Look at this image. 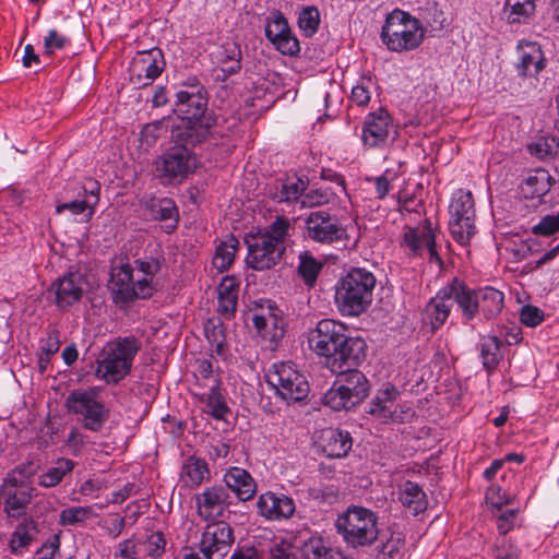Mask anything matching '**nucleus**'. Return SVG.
I'll list each match as a JSON object with an SVG mask.
<instances>
[{
  "label": "nucleus",
  "mask_w": 559,
  "mask_h": 559,
  "mask_svg": "<svg viewBox=\"0 0 559 559\" xmlns=\"http://www.w3.org/2000/svg\"><path fill=\"white\" fill-rule=\"evenodd\" d=\"M231 503L229 492L221 485L207 487L195 495L197 512L204 521H219Z\"/></svg>",
  "instance_id": "obj_18"
},
{
  "label": "nucleus",
  "mask_w": 559,
  "mask_h": 559,
  "mask_svg": "<svg viewBox=\"0 0 559 559\" xmlns=\"http://www.w3.org/2000/svg\"><path fill=\"white\" fill-rule=\"evenodd\" d=\"M277 51L285 56H297L300 51L299 40L293 35L290 27L282 31L270 40Z\"/></svg>",
  "instance_id": "obj_48"
},
{
  "label": "nucleus",
  "mask_w": 559,
  "mask_h": 559,
  "mask_svg": "<svg viewBox=\"0 0 559 559\" xmlns=\"http://www.w3.org/2000/svg\"><path fill=\"white\" fill-rule=\"evenodd\" d=\"M399 499L405 508L412 510L415 514L426 509V493L421 487L414 481L407 480L404 484Z\"/></svg>",
  "instance_id": "obj_39"
},
{
  "label": "nucleus",
  "mask_w": 559,
  "mask_h": 559,
  "mask_svg": "<svg viewBox=\"0 0 559 559\" xmlns=\"http://www.w3.org/2000/svg\"><path fill=\"white\" fill-rule=\"evenodd\" d=\"M216 123V116L210 107H189L185 116L178 117L173 126L175 145L164 152L154 163L157 178L163 182H181L197 168L193 147L202 143L210 129Z\"/></svg>",
  "instance_id": "obj_1"
},
{
  "label": "nucleus",
  "mask_w": 559,
  "mask_h": 559,
  "mask_svg": "<svg viewBox=\"0 0 559 559\" xmlns=\"http://www.w3.org/2000/svg\"><path fill=\"white\" fill-rule=\"evenodd\" d=\"M322 452L332 459H341L348 454L353 445V439L348 431L329 428L321 435Z\"/></svg>",
  "instance_id": "obj_28"
},
{
  "label": "nucleus",
  "mask_w": 559,
  "mask_h": 559,
  "mask_svg": "<svg viewBox=\"0 0 559 559\" xmlns=\"http://www.w3.org/2000/svg\"><path fill=\"white\" fill-rule=\"evenodd\" d=\"M292 224L286 216H276V218L264 229L260 230L257 235L269 240L271 243L278 247L285 252V241L289 237Z\"/></svg>",
  "instance_id": "obj_36"
},
{
  "label": "nucleus",
  "mask_w": 559,
  "mask_h": 559,
  "mask_svg": "<svg viewBox=\"0 0 559 559\" xmlns=\"http://www.w3.org/2000/svg\"><path fill=\"white\" fill-rule=\"evenodd\" d=\"M323 395L324 405L332 411H350L361 404L370 393L367 377L358 369L342 370Z\"/></svg>",
  "instance_id": "obj_6"
},
{
  "label": "nucleus",
  "mask_w": 559,
  "mask_h": 559,
  "mask_svg": "<svg viewBox=\"0 0 559 559\" xmlns=\"http://www.w3.org/2000/svg\"><path fill=\"white\" fill-rule=\"evenodd\" d=\"M238 305V296H217V312L224 316L226 319H230L235 316Z\"/></svg>",
  "instance_id": "obj_63"
},
{
  "label": "nucleus",
  "mask_w": 559,
  "mask_h": 559,
  "mask_svg": "<svg viewBox=\"0 0 559 559\" xmlns=\"http://www.w3.org/2000/svg\"><path fill=\"white\" fill-rule=\"evenodd\" d=\"M323 266V262L316 259L310 251H301L298 254L297 273L307 287L316 285Z\"/></svg>",
  "instance_id": "obj_35"
},
{
  "label": "nucleus",
  "mask_w": 559,
  "mask_h": 559,
  "mask_svg": "<svg viewBox=\"0 0 559 559\" xmlns=\"http://www.w3.org/2000/svg\"><path fill=\"white\" fill-rule=\"evenodd\" d=\"M302 236L321 245H332L347 238L346 229L326 211H313L305 218Z\"/></svg>",
  "instance_id": "obj_10"
},
{
  "label": "nucleus",
  "mask_w": 559,
  "mask_h": 559,
  "mask_svg": "<svg viewBox=\"0 0 559 559\" xmlns=\"http://www.w3.org/2000/svg\"><path fill=\"white\" fill-rule=\"evenodd\" d=\"M38 468V463L34 461H27L16 465L11 472L8 473L4 478L23 481V484L26 485H33V478L36 475Z\"/></svg>",
  "instance_id": "obj_54"
},
{
  "label": "nucleus",
  "mask_w": 559,
  "mask_h": 559,
  "mask_svg": "<svg viewBox=\"0 0 559 559\" xmlns=\"http://www.w3.org/2000/svg\"><path fill=\"white\" fill-rule=\"evenodd\" d=\"M83 194L86 197L85 201H88L91 209L86 213V221H90L94 213L95 207L99 202L100 183L94 179H87L83 186Z\"/></svg>",
  "instance_id": "obj_57"
},
{
  "label": "nucleus",
  "mask_w": 559,
  "mask_h": 559,
  "mask_svg": "<svg viewBox=\"0 0 559 559\" xmlns=\"http://www.w3.org/2000/svg\"><path fill=\"white\" fill-rule=\"evenodd\" d=\"M146 210L153 219L165 223L163 228L167 234H171L177 229L179 213L171 199H152L146 203Z\"/></svg>",
  "instance_id": "obj_30"
},
{
  "label": "nucleus",
  "mask_w": 559,
  "mask_h": 559,
  "mask_svg": "<svg viewBox=\"0 0 559 559\" xmlns=\"http://www.w3.org/2000/svg\"><path fill=\"white\" fill-rule=\"evenodd\" d=\"M212 61L221 66L223 63H231L238 67V60H241V50L236 43H225L212 52Z\"/></svg>",
  "instance_id": "obj_52"
},
{
  "label": "nucleus",
  "mask_w": 559,
  "mask_h": 559,
  "mask_svg": "<svg viewBox=\"0 0 559 559\" xmlns=\"http://www.w3.org/2000/svg\"><path fill=\"white\" fill-rule=\"evenodd\" d=\"M481 365L488 374H492L504 357L506 343L496 335H484L477 344Z\"/></svg>",
  "instance_id": "obj_29"
},
{
  "label": "nucleus",
  "mask_w": 559,
  "mask_h": 559,
  "mask_svg": "<svg viewBox=\"0 0 559 559\" xmlns=\"http://www.w3.org/2000/svg\"><path fill=\"white\" fill-rule=\"evenodd\" d=\"M239 247V241L230 236L227 240L222 241L213 257V265L219 272H224L230 267L235 260L236 252Z\"/></svg>",
  "instance_id": "obj_42"
},
{
  "label": "nucleus",
  "mask_w": 559,
  "mask_h": 559,
  "mask_svg": "<svg viewBox=\"0 0 559 559\" xmlns=\"http://www.w3.org/2000/svg\"><path fill=\"white\" fill-rule=\"evenodd\" d=\"M451 307L456 304L461 311L462 322L468 324L479 314L478 292L468 287L459 278H453L451 283L444 286Z\"/></svg>",
  "instance_id": "obj_24"
},
{
  "label": "nucleus",
  "mask_w": 559,
  "mask_h": 559,
  "mask_svg": "<svg viewBox=\"0 0 559 559\" xmlns=\"http://www.w3.org/2000/svg\"><path fill=\"white\" fill-rule=\"evenodd\" d=\"M536 0H506L504 14L511 24H520L528 20L536 10Z\"/></svg>",
  "instance_id": "obj_40"
},
{
  "label": "nucleus",
  "mask_w": 559,
  "mask_h": 559,
  "mask_svg": "<svg viewBox=\"0 0 559 559\" xmlns=\"http://www.w3.org/2000/svg\"><path fill=\"white\" fill-rule=\"evenodd\" d=\"M544 319V311L535 306L526 305L520 310V321L525 326L535 328L539 325Z\"/></svg>",
  "instance_id": "obj_58"
},
{
  "label": "nucleus",
  "mask_w": 559,
  "mask_h": 559,
  "mask_svg": "<svg viewBox=\"0 0 559 559\" xmlns=\"http://www.w3.org/2000/svg\"><path fill=\"white\" fill-rule=\"evenodd\" d=\"M518 514L516 509H510L506 511H498L497 514V528L500 534L506 535L512 531L515 526V518Z\"/></svg>",
  "instance_id": "obj_61"
},
{
  "label": "nucleus",
  "mask_w": 559,
  "mask_h": 559,
  "mask_svg": "<svg viewBox=\"0 0 559 559\" xmlns=\"http://www.w3.org/2000/svg\"><path fill=\"white\" fill-rule=\"evenodd\" d=\"M75 463L66 457L58 459L52 466L47 468L45 473L39 475L38 485L44 488H51L59 485L63 478L72 473Z\"/></svg>",
  "instance_id": "obj_37"
},
{
  "label": "nucleus",
  "mask_w": 559,
  "mask_h": 559,
  "mask_svg": "<svg viewBox=\"0 0 559 559\" xmlns=\"http://www.w3.org/2000/svg\"><path fill=\"white\" fill-rule=\"evenodd\" d=\"M320 24V12L313 7H306L299 12L298 26L308 37L317 33Z\"/></svg>",
  "instance_id": "obj_53"
},
{
  "label": "nucleus",
  "mask_w": 559,
  "mask_h": 559,
  "mask_svg": "<svg viewBox=\"0 0 559 559\" xmlns=\"http://www.w3.org/2000/svg\"><path fill=\"white\" fill-rule=\"evenodd\" d=\"M559 233V211L543 216L537 224L532 226V234L536 236L550 237Z\"/></svg>",
  "instance_id": "obj_55"
},
{
  "label": "nucleus",
  "mask_w": 559,
  "mask_h": 559,
  "mask_svg": "<svg viewBox=\"0 0 559 559\" xmlns=\"http://www.w3.org/2000/svg\"><path fill=\"white\" fill-rule=\"evenodd\" d=\"M451 309V300H449V295L442 287L425 306L421 319L423 325L428 328L431 333L437 332L447 322Z\"/></svg>",
  "instance_id": "obj_26"
},
{
  "label": "nucleus",
  "mask_w": 559,
  "mask_h": 559,
  "mask_svg": "<svg viewBox=\"0 0 559 559\" xmlns=\"http://www.w3.org/2000/svg\"><path fill=\"white\" fill-rule=\"evenodd\" d=\"M69 413L83 418L82 425L91 431H99L108 419V409L97 400V390L76 389L69 393L64 402Z\"/></svg>",
  "instance_id": "obj_9"
},
{
  "label": "nucleus",
  "mask_w": 559,
  "mask_h": 559,
  "mask_svg": "<svg viewBox=\"0 0 559 559\" xmlns=\"http://www.w3.org/2000/svg\"><path fill=\"white\" fill-rule=\"evenodd\" d=\"M200 401L205 404V413L216 420H226V416L230 413L224 395L219 391V381L213 380V384L207 393H203Z\"/></svg>",
  "instance_id": "obj_32"
},
{
  "label": "nucleus",
  "mask_w": 559,
  "mask_h": 559,
  "mask_svg": "<svg viewBox=\"0 0 559 559\" xmlns=\"http://www.w3.org/2000/svg\"><path fill=\"white\" fill-rule=\"evenodd\" d=\"M178 105H206V91L195 79L177 92Z\"/></svg>",
  "instance_id": "obj_44"
},
{
  "label": "nucleus",
  "mask_w": 559,
  "mask_h": 559,
  "mask_svg": "<svg viewBox=\"0 0 559 559\" xmlns=\"http://www.w3.org/2000/svg\"><path fill=\"white\" fill-rule=\"evenodd\" d=\"M204 333L212 349L217 355H224L226 349V334L222 320L219 318L209 319L204 325Z\"/></svg>",
  "instance_id": "obj_43"
},
{
  "label": "nucleus",
  "mask_w": 559,
  "mask_h": 559,
  "mask_svg": "<svg viewBox=\"0 0 559 559\" xmlns=\"http://www.w3.org/2000/svg\"><path fill=\"white\" fill-rule=\"evenodd\" d=\"M449 229L453 239L462 246L467 245L475 234L474 221L465 217V219L450 218Z\"/></svg>",
  "instance_id": "obj_46"
},
{
  "label": "nucleus",
  "mask_w": 559,
  "mask_h": 559,
  "mask_svg": "<svg viewBox=\"0 0 559 559\" xmlns=\"http://www.w3.org/2000/svg\"><path fill=\"white\" fill-rule=\"evenodd\" d=\"M142 277L134 276L130 263L111 267L108 289L112 301L120 308H127L138 299H148L156 292L155 275L160 271V261L157 258L136 259L134 261Z\"/></svg>",
  "instance_id": "obj_2"
},
{
  "label": "nucleus",
  "mask_w": 559,
  "mask_h": 559,
  "mask_svg": "<svg viewBox=\"0 0 559 559\" xmlns=\"http://www.w3.org/2000/svg\"><path fill=\"white\" fill-rule=\"evenodd\" d=\"M377 278L365 267H353L335 285V304L343 316L358 317L373 299Z\"/></svg>",
  "instance_id": "obj_3"
},
{
  "label": "nucleus",
  "mask_w": 559,
  "mask_h": 559,
  "mask_svg": "<svg viewBox=\"0 0 559 559\" xmlns=\"http://www.w3.org/2000/svg\"><path fill=\"white\" fill-rule=\"evenodd\" d=\"M246 243L248 247L246 263L255 271L272 269L281 261L284 253L278 247L258 235L247 237Z\"/></svg>",
  "instance_id": "obj_20"
},
{
  "label": "nucleus",
  "mask_w": 559,
  "mask_h": 559,
  "mask_svg": "<svg viewBox=\"0 0 559 559\" xmlns=\"http://www.w3.org/2000/svg\"><path fill=\"white\" fill-rule=\"evenodd\" d=\"M547 67L542 46L536 41L520 40L516 46L514 69L522 78H537Z\"/></svg>",
  "instance_id": "obj_22"
},
{
  "label": "nucleus",
  "mask_w": 559,
  "mask_h": 559,
  "mask_svg": "<svg viewBox=\"0 0 559 559\" xmlns=\"http://www.w3.org/2000/svg\"><path fill=\"white\" fill-rule=\"evenodd\" d=\"M251 320L257 333L270 344L276 346L284 337L285 323L283 312L275 302L267 300L265 306H261L259 312L252 314Z\"/></svg>",
  "instance_id": "obj_17"
},
{
  "label": "nucleus",
  "mask_w": 559,
  "mask_h": 559,
  "mask_svg": "<svg viewBox=\"0 0 559 559\" xmlns=\"http://www.w3.org/2000/svg\"><path fill=\"white\" fill-rule=\"evenodd\" d=\"M257 510L266 521L281 522L293 518L296 503L292 497L283 492L269 490L258 497Z\"/></svg>",
  "instance_id": "obj_19"
},
{
  "label": "nucleus",
  "mask_w": 559,
  "mask_h": 559,
  "mask_svg": "<svg viewBox=\"0 0 559 559\" xmlns=\"http://www.w3.org/2000/svg\"><path fill=\"white\" fill-rule=\"evenodd\" d=\"M92 513L91 507H71L61 511L60 523L63 525H75L88 519Z\"/></svg>",
  "instance_id": "obj_56"
},
{
  "label": "nucleus",
  "mask_w": 559,
  "mask_h": 559,
  "mask_svg": "<svg viewBox=\"0 0 559 559\" xmlns=\"http://www.w3.org/2000/svg\"><path fill=\"white\" fill-rule=\"evenodd\" d=\"M225 488L230 490L239 501H248L257 492V484L250 473L241 467H230L224 478Z\"/></svg>",
  "instance_id": "obj_27"
},
{
  "label": "nucleus",
  "mask_w": 559,
  "mask_h": 559,
  "mask_svg": "<svg viewBox=\"0 0 559 559\" xmlns=\"http://www.w3.org/2000/svg\"><path fill=\"white\" fill-rule=\"evenodd\" d=\"M282 31H288V22L281 12H275L266 20L265 37L271 40L273 36L278 35Z\"/></svg>",
  "instance_id": "obj_59"
},
{
  "label": "nucleus",
  "mask_w": 559,
  "mask_h": 559,
  "mask_svg": "<svg viewBox=\"0 0 559 559\" xmlns=\"http://www.w3.org/2000/svg\"><path fill=\"white\" fill-rule=\"evenodd\" d=\"M450 218L473 219L475 217L474 199L469 191L459 190L453 194L450 207Z\"/></svg>",
  "instance_id": "obj_41"
},
{
  "label": "nucleus",
  "mask_w": 559,
  "mask_h": 559,
  "mask_svg": "<svg viewBox=\"0 0 559 559\" xmlns=\"http://www.w3.org/2000/svg\"><path fill=\"white\" fill-rule=\"evenodd\" d=\"M91 205L88 201L85 200H74L70 202L59 203L56 206V212L58 214L63 213L64 211H69L72 215H84V218H86V213L90 211ZM87 222L86 219H84Z\"/></svg>",
  "instance_id": "obj_60"
},
{
  "label": "nucleus",
  "mask_w": 559,
  "mask_h": 559,
  "mask_svg": "<svg viewBox=\"0 0 559 559\" xmlns=\"http://www.w3.org/2000/svg\"><path fill=\"white\" fill-rule=\"evenodd\" d=\"M141 342L133 335L108 341L97 357L95 376L106 383H118L131 371Z\"/></svg>",
  "instance_id": "obj_4"
},
{
  "label": "nucleus",
  "mask_w": 559,
  "mask_h": 559,
  "mask_svg": "<svg viewBox=\"0 0 559 559\" xmlns=\"http://www.w3.org/2000/svg\"><path fill=\"white\" fill-rule=\"evenodd\" d=\"M528 150L539 158L559 156V138L555 135L540 136L528 145Z\"/></svg>",
  "instance_id": "obj_50"
},
{
  "label": "nucleus",
  "mask_w": 559,
  "mask_h": 559,
  "mask_svg": "<svg viewBox=\"0 0 559 559\" xmlns=\"http://www.w3.org/2000/svg\"><path fill=\"white\" fill-rule=\"evenodd\" d=\"M399 396L400 391L394 385L388 384L384 389L379 390L371 400L368 413L384 423L403 420L405 416L396 415Z\"/></svg>",
  "instance_id": "obj_25"
},
{
  "label": "nucleus",
  "mask_w": 559,
  "mask_h": 559,
  "mask_svg": "<svg viewBox=\"0 0 559 559\" xmlns=\"http://www.w3.org/2000/svg\"><path fill=\"white\" fill-rule=\"evenodd\" d=\"M552 181L547 170L536 169L522 181L521 193L525 199H539L549 192Z\"/></svg>",
  "instance_id": "obj_31"
},
{
  "label": "nucleus",
  "mask_w": 559,
  "mask_h": 559,
  "mask_svg": "<svg viewBox=\"0 0 559 559\" xmlns=\"http://www.w3.org/2000/svg\"><path fill=\"white\" fill-rule=\"evenodd\" d=\"M36 533V524L33 520L25 521L20 524L14 531L11 539V550L13 554H17L20 548L28 546L34 539Z\"/></svg>",
  "instance_id": "obj_49"
},
{
  "label": "nucleus",
  "mask_w": 559,
  "mask_h": 559,
  "mask_svg": "<svg viewBox=\"0 0 559 559\" xmlns=\"http://www.w3.org/2000/svg\"><path fill=\"white\" fill-rule=\"evenodd\" d=\"M182 474L189 478L190 486H199L209 475V467L204 460L192 456L185 463Z\"/></svg>",
  "instance_id": "obj_51"
},
{
  "label": "nucleus",
  "mask_w": 559,
  "mask_h": 559,
  "mask_svg": "<svg viewBox=\"0 0 559 559\" xmlns=\"http://www.w3.org/2000/svg\"><path fill=\"white\" fill-rule=\"evenodd\" d=\"M34 496H36L34 485L3 478L0 488V501L8 518L19 519L26 515Z\"/></svg>",
  "instance_id": "obj_13"
},
{
  "label": "nucleus",
  "mask_w": 559,
  "mask_h": 559,
  "mask_svg": "<svg viewBox=\"0 0 559 559\" xmlns=\"http://www.w3.org/2000/svg\"><path fill=\"white\" fill-rule=\"evenodd\" d=\"M402 246L407 248L414 257H423L425 252H428L431 262L442 264V259L437 250L436 231L429 218L424 219L419 226H406Z\"/></svg>",
  "instance_id": "obj_12"
},
{
  "label": "nucleus",
  "mask_w": 559,
  "mask_h": 559,
  "mask_svg": "<svg viewBox=\"0 0 559 559\" xmlns=\"http://www.w3.org/2000/svg\"><path fill=\"white\" fill-rule=\"evenodd\" d=\"M308 182L298 177H290L281 182L272 193L273 200L278 203H293L302 199L304 192L307 190Z\"/></svg>",
  "instance_id": "obj_34"
},
{
  "label": "nucleus",
  "mask_w": 559,
  "mask_h": 559,
  "mask_svg": "<svg viewBox=\"0 0 559 559\" xmlns=\"http://www.w3.org/2000/svg\"><path fill=\"white\" fill-rule=\"evenodd\" d=\"M478 292V309L485 319L496 318L503 309V293L486 286L477 289Z\"/></svg>",
  "instance_id": "obj_33"
},
{
  "label": "nucleus",
  "mask_w": 559,
  "mask_h": 559,
  "mask_svg": "<svg viewBox=\"0 0 559 559\" xmlns=\"http://www.w3.org/2000/svg\"><path fill=\"white\" fill-rule=\"evenodd\" d=\"M367 357V343L360 336H352L348 331L340 342L335 353L324 360V366L332 373L357 369Z\"/></svg>",
  "instance_id": "obj_11"
},
{
  "label": "nucleus",
  "mask_w": 559,
  "mask_h": 559,
  "mask_svg": "<svg viewBox=\"0 0 559 559\" xmlns=\"http://www.w3.org/2000/svg\"><path fill=\"white\" fill-rule=\"evenodd\" d=\"M347 332V328L334 320L322 319L308 334V345L324 360L335 353L340 342Z\"/></svg>",
  "instance_id": "obj_15"
},
{
  "label": "nucleus",
  "mask_w": 559,
  "mask_h": 559,
  "mask_svg": "<svg viewBox=\"0 0 559 559\" xmlns=\"http://www.w3.org/2000/svg\"><path fill=\"white\" fill-rule=\"evenodd\" d=\"M69 44V39L59 34L56 29H50L44 38L45 52L51 55L56 49H62Z\"/></svg>",
  "instance_id": "obj_64"
},
{
  "label": "nucleus",
  "mask_w": 559,
  "mask_h": 559,
  "mask_svg": "<svg viewBox=\"0 0 559 559\" xmlns=\"http://www.w3.org/2000/svg\"><path fill=\"white\" fill-rule=\"evenodd\" d=\"M336 549L326 546L321 537H310L301 548V555L305 559H329L332 551Z\"/></svg>",
  "instance_id": "obj_47"
},
{
  "label": "nucleus",
  "mask_w": 559,
  "mask_h": 559,
  "mask_svg": "<svg viewBox=\"0 0 559 559\" xmlns=\"http://www.w3.org/2000/svg\"><path fill=\"white\" fill-rule=\"evenodd\" d=\"M264 377L269 386L288 405L304 401L309 394L306 376L292 361L273 364Z\"/></svg>",
  "instance_id": "obj_8"
},
{
  "label": "nucleus",
  "mask_w": 559,
  "mask_h": 559,
  "mask_svg": "<svg viewBox=\"0 0 559 559\" xmlns=\"http://www.w3.org/2000/svg\"><path fill=\"white\" fill-rule=\"evenodd\" d=\"M335 526L348 547L372 545L379 535L377 514L365 507L350 506L338 515Z\"/></svg>",
  "instance_id": "obj_5"
},
{
  "label": "nucleus",
  "mask_w": 559,
  "mask_h": 559,
  "mask_svg": "<svg viewBox=\"0 0 559 559\" xmlns=\"http://www.w3.org/2000/svg\"><path fill=\"white\" fill-rule=\"evenodd\" d=\"M394 130L392 116L385 107H378L369 112L362 126V142L370 147H379L385 144L390 132Z\"/></svg>",
  "instance_id": "obj_23"
},
{
  "label": "nucleus",
  "mask_w": 559,
  "mask_h": 559,
  "mask_svg": "<svg viewBox=\"0 0 559 559\" xmlns=\"http://www.w3.org/2000/svg\"><path fill=\"white\" fill-rule=\"evenodd\" d=\"M425 31L419 20L408 13L395 10L386 16L381 31V40L392 51H406L417 48L424 39Z\"/></svg>",
  "instance_id": "obj_7"
},
{
  "label": "nucleus",
  "mask_w": 559,
  "mask_h": 559,
  "mask_svg": "<svg viewBox=\"0 0 559 559\" xmlns=\"http://www.w3.org/2000/svg\"><path fill=\"white\" fill-rule=\"evenodd\" d=\"M85 285V277L81 273L69 272L51 284L49 293L53 294L56 306L63 311L82 299Z\"/></svg>",
  "instance_id": "obj_21"
},
{
  "label": "nucleus",
  "mask_w": 559,
  "mask_h": 559,
  "mask_svg": "<svg viewBox=\"0 0 559 559\" xmlns=\"http://www.w3.org/2000/svg\"><path fill=\"white\" fill-rule=\"evenodd\" d=\"M235 542L234 530L225 521H211L204 527L199 542V550L214 559H223Z\"/></svg>",
  "instance_id": "obj_14"
},
{
  "label": "nucleus",
  "mask_w": 559,
  "mask_h": 559,
  "mask_svg": "<svg viewBox=\"0 0 559 559\" xmlns=\"http://www.w3.org/2000/svg\"><path fill=\"white\" fill-rule=\"evenodd\" d=\"M60 333L58 330H51L45 340H41L40 354L46 357H52L60 348Z\"/></svg>",
  "instance_id": "obj_62"
},
{
  "label": "nucleus",
  "mask_w": 559,
  "mask_h": 559,
  "mask_svg": "<svg viewBox=\"0 0 559 559\" xmlns=\"http://www.w3.org/2000/svg\"><path fill=\"white\" fill-rule=\"evenodd\" d=\"M132 540L138 550L135 555H141L143 559H157L165 551L166 539L162 532H154L145 539Z\"/></svg>",
  "instance_id": "obj_38"
},
{
  "label": "nucleus",
  "mask_w": 559,
  "mask_h": 559,
  "mask_svg": "<svg viewBox=\"0 0 559 559\" xmlns=\"http://www.w3.org/2000/svg\"><path fill=\"white\" fill-rule=\"evenodd\" d=\"M337 197V191L332 187H320L305 191L300 201L301 207H314L329 204Z\"/></svg>",
  "instance_id": "obj_45"
},
{
  "label": "nucleus",
  "mask_w": 559,
  "mask_h": 559,
  "mask_svg": "<svg viewBox=\"0 0 559 559\" xmlns=\"http://www.w3.org/2000/svg\"><path fill=\"white\" fill-rule=\"evenodd\" d=\"M165 67L164 53L158 47L138 51L130 64L131 80L143 86L150 85L160 75Z\"/></svg>",
  "instance_id": "obj_16"
}]
</instances>
